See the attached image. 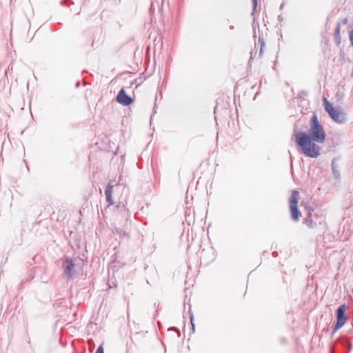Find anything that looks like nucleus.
I'll list each match as a JSON object with an SVG mask.
<instances>
[{"label": "nucleus", "mask_w": 353, "mask_h": 353, "mask_svg": "<svg viewBox=\"0 0 353 353\" xmlns=\"http://www.w3.org/2000/svg\"><path fill=\"white\" fill-rule=\"evenodd\" d=\"M294 136L296 144L305 156L311 158H317L320 156L321 149L318 143L325 142L326 134L316 114L311 118L308 133L299 132Z\"/></svg>", "instance_id": "1"}, {"label": "nucleus", "mask_w": 353, "mask_h": 353, "mask_svg": "<svg viewBox=\"0 0 353 353\" xmlns=\"http://www.w3.org/2000/svg\"><path fill=\"white\" fill-rule=\"evenodd\" d=\"M323 103L325 110L329 114L330 117L336 123H343L345 120L344 114L339 110L333 108L332 105L330 103L326 97H323Z\"/></svg>", "instance_id": "2"}, {"label": "nucleus", "mask_w": 353, "mask_h": 353, "mask_svg": "<svg viewBox=\"0 0 353 353\" xmlns=\"http://www.w3.org/2000/svg\"><path fill=\"white\" fill-rule=\"evenodd\" d=\"M299 192L293 190L289 200L290 210L292 218L294 221H298L301 216V212L297 208Z\"/></svg>", "instance_id": "3"}, {"label": "nucleus", "mask_w": 353, "mask_h": 353, "mask_svg": "<svg viewBox=\"0 0 353 353\" xmlns=\"http://www.w3.org/2000/svg\"><path fill=\"white\" fill-rule=\"evenodd\" d=\"M12 39V22L3 24L0 23V42H8Z\"/></svg>", "instance_id": "4"}, {"label": "nucleus", "mask_w": 353, "mask_h": 353, "mask_svg": "<svg viewBox=\"0 0 353 353\" xmlns=\"http://www.w3.org/2000/svg\"><path fill=\"white\" fill-rule=\"evenodd\" d=\"M345 305H342L339 306V307L337 310V319L336 323L334 326V330H336L339 328H341L346 322V318L345 317L344 313L345 311Z\"/></svg>", "instance_id": "5"}, {"label": "nucleus", "mask_w": 353, "mask_h": 353, "mask_svg": "<svg viewBox=\"0 0 353 353\" xmlns=\"http://www.w3.org/2000/svg\"><path fill=\"white\" fill-rule=\"evenodd\" d=\"M117 101L123 105H128L133 101V99L126 94L124 90H120L117 97Z\"/></svg>", "instance_id": "6"}, {"label": "nucleus", "mask_w": 353, "mask_h": 353, "mask_svg": "<svg viewBox=\"0 0 353 353\" xmlns=\"http://www.w3.org/2000/svg\"><path fill=\"white\" fill-rule=\"evenodd\" d=\"M64 274L71 279L74 274V263L72 259H66L63 263Z\"/></svg>", "instance_id": "7"}, {"label": "nucleus", "mask_w": 353, "mask_h": 353, "mask_svg": "<svg viewBox=\"0 0 353 353\" xmlns=\"http://www.w3.org/2000/svg\"><path fill=\"white\" fill-rule=\"evenodd\" d=\"M112 188H113V185L108 184V186L106 187V189L105 191L106 200L110 205H112L113 203V201L112 199Z\"/></svg>", "instance_id": "8"}, {"label": "nucleus", "mask_w": 353, "mask_h": 353, "mask_svg": "<svg viewBox=\"0 0 353 353\" xmlns=\"http://www.w3.org/2000/svg\"><path fill=\"white\" fill-rule=\"evenodd\" d=\"M95 353H103V346H102V345H100V346L97 348V351H96V352H95Z\"/></svg>", "instance_id": "9"}, {"label": "nucleus", "mask_w": 353, "mask_h": 353, "mask_svg": "<svg viewBox=\"0 0 353 353\" xmlns=\"http://www.w3.org/2000/svg\"><path fill=\"white\" fill-rule=\"evenodd\" d=\"M350 40L351 41V43L353 46V29L350 32Z\"/></svg>", "instance_id": "10"}, {"label": "nucleus", "mask_w": 353, "mask_h": 353, "mask_svg": "<svg viewBox=\"0 0 353 353\" xmlns=\"http://www.w3.org/2000/svg\"><path fill=\"white\" fill-rule=\"evenodd\" d=\"M264 46H265V44L263 42H262L261 46V50H260V55H261L263 54Z\"/></svg>", "instance_id": "11"}, {"label": "nucleus", "mask_w": 353, "mask_h": 353, "mask_svg": "<svg viewBox=\"0 0 353 353\" xmlns=\"http://www.w3.org/2000/svg\"><path fill=\"white\" fill-rule=\"evenodd\" d=\"M254 8L256 6L257 0H252Z\"/></svg>", "instance_id": "12"}, {"label": "nucleus", "mask_w": 353, "mask_h": 353, "mask_svg": "<svg viewBox=\"0 0 353 353\" xmlns=\"http://www.w3.org/2000/svg\"><path fill=\"white\" fill-rule=\"evenodd\" d=\"M191 323H192V327L194 329V324L193 323L192 318H191Z\"/></svg>", "instance_id": "13"}, {"label": "nucleus", "mask_w": 353, "mask_h": 353, "mask_svg": "<svg viewBox=\"0 0 353 353\" xmlns=\"http://www.w3.org/2000/svg\"><path fill=\"white\" fill-rule=\"evenodd\" d=\"M77 86H79V82L77 83Z\"/></svg>", "instance_id": "14"}]
</instances>
